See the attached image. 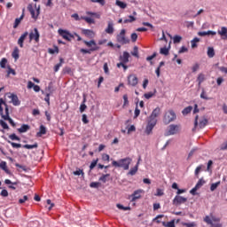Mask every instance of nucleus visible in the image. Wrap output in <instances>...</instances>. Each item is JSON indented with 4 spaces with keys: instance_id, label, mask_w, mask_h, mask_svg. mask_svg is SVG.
<instances>
[{
    "instance_id": "1",
    "label": "nucleus",
    "mask_w": 227,
    "mask_h": 227,
    "mask_svg": "<svg viewBox=\"0 0 227 227\" xmlns=\"http://www.w3.org/2000/svg\"><path fill=\"white\" fill-rule=\"evenodd\" d=\"M160 115V107H156L154 110H153L151 115L148 118L147 125L145 128V134L147 136H150L152 133V130L155 128V125H157V117Z\"/></svg>"
},
{
    "instance_id": "2",
    "label": "nucleus",
    "mask_w": 227,
    "mask_h": 227,
    "mask_svg": "<svg viewBox=\"0 0 227 227\" xmlns=\"http://www.w3.org/2000/svg\"><path fill=\"white\" fill-rule=\"evenodd\" d=\"M131 162H132V159L127 157L124 159H121L118 161L114 160L112 162V166H114V168H122L125 171H127V169L130 168Z\"/></svg>"
},
{
    "instance_id": "3",
    "label": "nucleus",
    "mask_w": 227,
    "mask_h": 227,
    "mask_svg": "<svg viewBox=\"0 0 227 227\" xmlns=\"http://www.w3.org/2000/svg\"><path fill=\"white\" fill-rule=\"evenodd\" d=\"M175 120H176V114H175V111L168 110L165 113L163 117V123H165V125H169V123L175 121Z\"/></svg>"
},
{
    "instance_id": "4",
    "label": "nucleus",
    "mask_w": 227,
    "mask_h": 227,
    "mask_svg": "<svg viewBox=\"0 0 227 227\" xmlns=\"http://www.w3.org/2000/svg\"><path fill=\"white\" fill-rule=\"evenodd\" d=\"M204 221L207 223V224H210L211 227H221V223H219V222L221 221L220 218H217L215 216H208L207 215L204 218Z\"/></svg>"
},
{
    "instance_id": "5",
    "label": "nucleus",
    "mask_w": 227,
    "mask_h": 227,
    "mask_svg": "<svg viewBox=\"0 0 227 227\" xmlns=\"http://www.w3.org/2000/svg\"><path fill=\"white\" fill-rule=\"evenodd\" d=\"M127 31L125 29H121L119 35L116 36V40L118 43H121V45H126V43H130V40L125 36Z\"/></svg>"
},
{
    "instance_id": "6",
    "label": "nucleus",
    "mask_w": 227,
    "mask_h": 227,
    "mask_svg": "<svg viewBox=\"0 0 227 227\" xmlns=\"http://www.w3.org/2000/svg\"><path fill=\"white\" fill-rule=\"evenodd\" d=\"M58 33L64 40H67V42H72V38H74V34L70 33L68 30L59 28Z\"/></svg>"
},
{
    "instance_id": "7",
    "label": "nucleus",
    "mask_w": 227,
    "mask_h": 227,
    "mask_svg": "<svg viewBox=\"0 0 227 227\" xmlns=\"http://www.w3.org/2000/svg\"><path fill=\"white\" fill-rule=\"evenodd\" d=\"M35 8H33V4H29L27 5V10L30 12V15L32 17V19H38V15H40V6L36 7V4H35Z\"/></svg>"
},
{
    "instance_id": "8",
    "label": "nucleus",
    "mask_w": 227,
    "mask_h": 227,
    "mask_svg": "<svg viewBox=\"0 0 227 227\" xmlns=\"http://www.w3.org/2000/svg\"><path fill=\"white\" fill-rule=\"evenodd\" d=\"M32 40H35L36 43L40 42V32H38V28H34L33 32H30L29 34V41L32 42Z\"/></svg>"
},
{
    "instance_id": "9",
    "label": "nucleus",
    "mask_w": 227,
    "mask_h": 227,
    "mask_svg": "<svg viewBox=\"0 0 227 227\" xmlns=\"http://www.w3.org/2000/svg\"><path fill=\"white\" fill-rule=\"evenodd\" d=\"M138 82H139V80L137 79V76L136 74H129L128 76V84L129 86L136 87V86H137Z\"/></svg>"
},
{
    "instance_id": "10",
    "label": "nucleus",
    "mask_w": 227,
    "mask_h": 227,
    "mask_svg": "<svg viewBox=\"0 0 227 227\" xmlns=\"http://www.w3.org/2000/svg\"><path fill=\"white\" fill-rule=\"evenodd\" d=\"M187 198L176 195L173 200V205L178 207V205H182L183 203H186Z\"/></svg>"
},
{
    "instance_id": "11",
    "label": "nucleus",
    "mask_w": 227,
    "mask_h": 227,
    "mask_svg": "<svg viewBox=\"0 0 227 227\" xmlns=\"http://www.w3.org/2000/svg\"><path fill=\"white\" fill-rule=\"evenodd\" d=\"M178 125L172 124L168 126V130L166 132L165 136H175L178 132Z\"/></svg>"
},
{
    "instance_id": "12",
    "label": "nucleus",
    "mask_w": 227,
    "mask_h": 227,
    "mask_svg": "<svg viewBox=\"0 0 227 227\" xmlns=\"http://www.w3.org/2000/svg\"><path fill=\"white\" fill-rule=\"evenodd\" d=\"M107 35H113L114 33V23L113 21H108L107 27L105 29Z\"/></svg>"
},
{
    "instance_id": "13",
    "label": "nucleus",
    "mask_w": 227,
    "mask_h": 227,
    "mask_svg": "<svg viewBox=\"0 0 227 227\" xmlns=\"http://www.w3.org/2000/svg\"><path fill=\"white\" fill-rule=\"evenodd\" d=\"M217 34L221 35L222 40H227V27H222L218 29Z\"/></svg>"
},
{
    "instance_id": "14",
    "label": "nucleus",
    "mask_w": 227,
    "mask_h": 227,
    "mask_svg": "<svg viewBox=\"0 0 227 227\" xmlns=\"http://www.w3.org/2000/svg\"><path fill=\"white\" fill-rule=\"evenodd\" d=\"M142 192H143V190L135 191L130 196L131 201H136L137 200H140Z\"/></svg>"
},
{
    "instance_id": "15",
    "label": "nucleus",
    "mask_w": 227,
    "mask_h": 227,
    "mask_svg": "<svg viewBox=\"0 0 227 227\" xmlns=\"http://www.w3.org/2000/svg\"><path fill=\"white\" fill-rule=\"evenodd\" d=\"M9 98H11L13 106H19L20 104V100H19V97L16 94H10Z\"/></svg>"
},
{
    "instance_id": "16",
    "label": "nucleus",
    "mask_w": 227,
    "mask_h": 227,
    "mask_svg": "<svg viewBox=\"0 0 227 227\" xmlns=\"http://www.w3.org/2000/svg\"><path fill=\"white\" fill-rule=\"evenodd\" d=\"M27 32H25L24 34H22L20 35V37L18 40V45H20V47L22 49L24 47V40H26V38H27Z\"/></svg>"
},
{
    "instance_id": "17",
    "label": "nucleus",
    "mask_w": 227,
    "mask_h": 227,
    "mask_svg": "<svg viewBox=\"0 0 227 227\" xmlns=\"http://www.w3.org/2000/svg\"><path fill=\"white\" fill-rule=\"evenodd\" d=\"M5 114L4 112V108H2V114H0V116L3 118V120H8L10 118V109L8 108V105L5 106Z\"/></svg>"
},
{
    "instance_id": "18",
    "label": "nucleus",
    "mask_w": 227,
    "mask_h": 227,
    "mask_svg": "<svg viewBox=\"0 0 227 227\" xmlns=\"http://www.w3.org/2000/svg\"><path fill=\"white\" fill-rule=\"evenodd\" d=\"M27 90H31L33 88L34 91H35V93H38V91H40V87L38 85H35L33 83V82L28 81L27 82Z\"/></svg>"
},
{
    "instance_id": "19",
    "label": "nucleus",
    "mask_w": 227,
    "mask_h": 227,
    "mask_svg": "<svg viewBox=\"0 0 227 227\" xmlns=\"http://www.w3.org/2000/svg\"><path fill=\"white\" fill-rule=\"evenodd\" d=\"M0 169H3L6 175H12V171L8 168V165H6V161H2L0 163Z\"/></svg>"
},
{
    "instance_id": "20",
    "label": "nucleus",
    "mask_w": 227,
    "mask_h": 227,
    "mask_svg": "<svg viewBox=\"0 0 227 227\" xmlns=\"http://www.w3.org/2000/svg\"><path fill=\"white\" fill-rule=\"evenodd\" d=\"M30 129L31 126H29L28 124H22L21 127L18 129V132L20 134H24L25 132H27V130H29Z\"/></svg>"
},
{
    "instance_id": "21",
    "label": "nucleus",
    "mask_w": 227,
    "mask_h": 227,
    "mask_svg": "<svg viewBox=\"0 0 227 227\" xmlns=\"http://www.w3.org/2000/svg\"><path fill=\"white\" fill-rule=\"evenodd\" d=\"M82 35H84L85 36H88V38H93V36H95V33L93 32V30H90V29H82Z\"/></svg>"
},
{
    "instance_id": "22",
    "label": "nucleus",
    "mask_w": 227,
    "mask_h": 227,
    "mask_svg": "<svg viewBox=\"0 0 227 227\" xmlns=\"http://www.w3.org/2000/svg\"><path fill=\"white\" fill-rule=\"evenodd\" d=\"M95 51H98V47H92L90 50H86L84 48H82L80 50V52H82V54H91V52H93Z\"/></svg>"
},
{
    "instance_id": "23",
    "label": "nucleus",
    "mask_w": 227,
    "mask_h": 227,
    "mask_svg": "<svg viewBox=\"0 0 227 227\" xmlns=\"http://www.w3.org/2000/svg\"><path fill=\"white\" fill-rule=\"evenodd\" d=\"M45 134H47V129L45 128V126L41 125L39 132L36 133V137H42V136H43Z\"/></svg>"
},
{
    "instance_id": "24",
    "label": "nucleus",
    "mask_w": 227,
    "mask_h": 227,
    "mask_svg": "<svg viewBox=\"0 0 227 227\" xmlns=\"http://www.w3.org/2000/svg\"><path fill=\"white\" fill-rule=\"evenodd\" d=\"M139 160H141V158L138 159L137 165L134 168H130L129 175H131V176H134V175L137 173V169L139 168Z\"/></svg>"
},
{
    "instance_id": "25",
    "label": "nucleus",
    "mask_w": 227,
    "mask_h": 227,
    "mask_svg": "<svg viewBox=\"0 0 227 227\" xmlns=\"http://www.w3.org/2000/svg\"><path fill=\"white\" fill-rule=\"evenodd\" d=\"M129 58H130V54L127 51H124L122 56L120 57V59L123 63H129Z\"/></svg>"
},
{
    "instance_id": "26",
    "label": "nucleus",
    "mask_w": 227,
    "mask_h": 227,
    "mask_svg": "<svg viewBox=\"0 0 227 227\" xmlns=\"http://www.w3.org/2000/svg\"><path fill=\"white\" fill-rule=\"evenodd\" d=\"M25 11H26V9H23V13L21 14V16L15 20L14 25H13L14 29L19 27V24H20V21L22 20V19H24V12Z\"/></svg>"
},
{
    "instance_id": "27",
    "label": "nucleus",
    "mask_w": 227,
    "mask_h": 227,
    "mask_svg": "<svg viewBox=\"0 0 227 227\" xmlns=\"http://www.w3.org/2000/svg\"><path fill=\"white\" fill-rule=\"evenodd\" d=\"M64 63H65V59H63V58H60L59 63L55 65V67H54V72H59V68H61V67H63Z\"/></svg>"
},
{
    "instance_id": "28",
    "label": "nucleus",
    "mask_w": 227,
    "mask_h": 227,
    "mask_svg": "<svg viewBox=\"0 0 227 227\" xmlns=\"http://www.w3.org/2000/svg\"><path fill=\"white\" fill-rule=\"evenodd\" d=\"M198 35L199 36H207V35H212L215 36V35H217V33L212 30H208L207 32H199Z\"/></svg>"
},
{
    "instance_id": "29",
    "label": "nucleus",
    "mask_w": 227,
    "mask_h": 227,
    "mask_svg": "<svg viewBox=\"0 0 227 227\" xmlns=\"http://www.w3.org/2000/svg\"><path fill=\"white\" fill-rule=\"evenodd\" d=\"M10 75H17V72H15V69L12 68V67L7 66L6 77H10Z\"/></svg>"
},
{
    "instance_id": "30",
    "label": "nucleus",
    "mask_w": 227,
    "mask_h": 227,
    "mask_svg": "<svg viewBox=\"0 0 227 227\" xmlns=\"http://www.w3.org/2000/svg\"><path fill=\"white\" fill-rule=\"evenodd\" d=\"M83 43L87 46V47H98L97 46V43L95 42V40H90V41H83Z\"/></svg>"
},
{
    "instance_id": "31",
    "label": "nucleus",
    "mask_w": 227,
    "mask_h": 227,
    "mask_svg": "<svg viewBox=\"0 0 227 227\" xmlns=\"http://www.w3.org/2000/svg\"><path fill=\"white\" fill-rule=\"evenodd\" d=\"M207 123H208V120L207 119H202L201 121H200L199 122V127L200 129H205V127H207Z\"/></svg>"
},
{
    "instance_id": "32",
    "label": "nucleus",
    "mask_w": 227,
    "mask_h": 227,
    "mask_svg": "<svg viewBox=\"0 0 227 227\" xmlns=\"http://www.w3.org/2000/svg\"><path fill=\"white\" fill-rule=\"evenodd\" d=\"M162 226L164 227H176L175 226V219H173L172 221L170 222H162Z\"/></svg>"
},
{
    "instance_id": "33",
    "label": "nucleus",
    "mask_w": 227,
    "mask_h": 227,
    "mask_svg": "<svg viewBox=\"0 0 227 227\" xmlns=\"http://www.w3.org/2000/svg\"><path fill=\"white\" fill-rule=\"evenodd\" d=\"M48 52L49 54H58L59 52V48H58V46H54V49L49 48Z\"/></svg>"
},
{
    "instance_id": "34",
    "label": "nucleus",
    "mask_w": 227,
    "mask_h": 227,
    "mask_svg": "<svg viewBox=\"0 0 227 227\" xmlns=\"http://www.w3.org/2000/svg\"><path fill=\"white\" fill-rule=\"evenodd\" d=\"M207 56H208V58H214L215 56V51H214V48L208 47Z\"/></svg>"
},
{
    "instance_id": "35",
    "label": "nucleus",
    "mask_w": 227,
    "mask_h": 227,
    "mask_svg": "<svg viewBox=\"0 0 227 227\" xmlns=\"http://www.w3.org/2000/svg\"><path fill=\"white\" fill-rule=\"evenodd\" d=\"M115 4L117 6H119V8H122V10H125V8H127V4H125L120 0H116Z\"/></svg>"
},
{
    "instance_id": "36",
    "label": "nucleus",
    "mask_w": 227,
    "mask_h": 227,
    "mask_svg": "<svg viewBox=\"0 0 227 227\" xmlns=\"http://www.w3.org/2000/svg\"><path fill=\"white\" fill-rule=\"evenodd\" d=\"M23 148H26L27 150H33V148H38V144L35 143L34 145H24Z\"/></svg>"
},
{
    "instance_id": "37",
    "label": "nucleus",
    "mask_w": 227,
    "mask_h": 227,
    "mask_svg": "<svg viewBox=\"0 0 227 227\" xmlns=\"http://www.w3.org/2000/svg\"><path fill=\"white\" fill-rule=\"evenodd\" d=\"M82 20H85V22H87V24H95V20L90 18V17H84L82 16L81 18Z\"/></svg>"
},
{
    "instance_id": "38",
    "label": "nucleus",
    "mask_w": 227,
    "mask_h": 227,
    "mask_svg": "<svg viewBox=\"0 0 227 227\" xmlns=\"http://www.w3.org/2000/svg\"><path fill=\"white\" fill-rule=\"evenodd\" d=\"M19 48L18 47H15L12 53V58H14V59H19Z\"/></svg>"
},
{
    "instance_id": "39",
    "label": "nucleus",
    "mask_w": 227,
    "mask_h": 227,
    "mask_svg": "<svg viewBox=\"0 0 227 227\" xmlns=\"http://www.w3.org/2000/svg\"><path fill=\"white\" fill-rule=\"evenodd\" d=\"M192 111V106H187L182 111V114H184V116H187V114H189Z\"/></svg>"
},
{
    "instance_id": "40",
    "label": "nucleus",
    "mask_w": 227,
    "mask_h": 227,
    "mask_svg": "<svg viewBox=\"0 0 227 227\" xmlns=\"http://www.w3.org/2000/svg\"><path fill=\"white\" fill-rule=\"evenodd\" d=\"M122 98H123L122 107H128V106H129V96L127 94H124Z\"/></svg>"
},
{
    "instance_id": "41",
    "label": "nucleus",
    "mask_w": 227,
    "mask_h": 227,
    "mask_svg": "<svg viewBox=\"0 0 227 227\" xmlns=\"http://www.w3.org/2000/svg\"><path fill=\"white\" fill-rule=\"evenodd\" d=\"M197 81H198V82H199V86H201V82H203L205 81V74H203L200 73V74L198 75Z\"/></svg>"
},
{
    "instance_id": "42",
    "label": "nucleus",
    "mask_w": 227,
    "mask_h": 227,
    "mask_svg": "<svg viewBox=\"0 0 227 227\" xmlns=\"http://www.w3.org/2000/svg\"><path fill=\"white\" fill-rule=\"evenodd\" d=\"M131 54H132L135 58H139V49L137 48V46H134L133 51H131Z\"/></svg>"
},
{
    "instance_id": "43",
    "label": "nucleus",
    "mask_w": 227,
    "mask_h": 227,
    "mask_svg": "<svg viewBox=\"0 0 227 227\" xmlns=\"http://www.w3.org/2000/svg\"><path fill=\"white\" fill-rule=\"evenodd\" d=\"M73 175H74V176H79L82 175V176H84V170L78 168L76 171L73 172Z\"/></svg>"
},
{
    "instance_id": "44",
    "label": "nucleus",
    "mask_w": 227,
    "mask_h": 227,
    "mask_svg": "<svg viewBox=\"0 0 227 227\" xmlns=\"http://www.w3.org/2000/svg\"><path fill=\"white\" fill-rule=\"evenodd\" d=\"M124 24H129L130 22H136V17L132 16V15H129V19L127 20H124Z\"/></svg>"
},
{
    "instance_id": "45",
    "label": "nucleus",
    "mask_w": 227,
    "mask_h": 227,
    "mask_svg": "<svg viewBox=\"0 0 227 227\" xmlns=\"http://www.w3.org/2000/svg\"><path fill=\"white\" fill-rule=\"evenodd\" d=\"M200 98H203V100H212V98H208V96H207V92L205 91V90H202Z\"/></svg>"
},
{
    "instance_id": "46",
    "label": "nucleus",
    "mask_w": 227,
    "mask_h": 227,
    "mask_svg": "<svg viewBox=\"0 0 227 227\" xmlns=\"http://www.w3.org/2000/svg\"><path fill=\"white\" fill-rule=\"evenodd\" d=\"M160 53L163 54V56H168L169 54V49L166 47L160 48Z\"/></svg>"
},
{
    "instance_id": "47",
    "label": "nucleus",
    "mask_w": 227,
    "mask_h": 227,
    "mask_svg": "<svg viewBox=\"0 0 227 227\" xmlns=\"http://www.w3.org/2000/svg\"><path fill=\"white\" fill-rule=\"evenodd\" d=\"M16 168H18V171H27V168L24 165H20L19 163H15Z\"/></svg>"
},
{
    "instance_id": "48",
    "label": "nucleus",
    "mask_w": 227,
    "mask_h": 227,
    "mask_svg": "<svg viewBox=\"0 0 227 227\" xmlns=\"http://www.w3.org/2000/svg\"><path fill=\"white\" fill-rule=\"evenodd\" d=\"M9 139L12 141H20V137H19L15 133H12L9 136Z\"/></svg>"
},
{
    "instance_id": "49",
    "label": "nucleus",
    "mask_w": 227,
    "mask_h": 227,
    "mask_svg": "<svg viewBox=\"0 0 227 227\" xmlns=\"http://www.w3.org/2000/svg\"><path fill=\"white\" fill-rule=\"evenodd\" d=\"M219 185H221V181L212 184L210 186V191H212V192L215 191V189H217V187H219Z\"/></svg>"
},
{
    "instance_id": "50",
    "label": "nucleus",
    "mask_w": 227,
    "mask_h": 227,
    "mask_svg": "<svg viewBox=\"0 0 227 227\" xmlns=\"http://www.w3.org/2000/svg\"><path fill=\"white\" fill-rule=\"evenodd\" d=\"M198 42H200V38L195 37L193 40H192V49H196L198 47Z\"/></svg>"
},
{
    "instance_id": "51",
    "label": "nucleus",
    "mask_w": 227,
    "mask_h": 227,
    "mask_svg": "<svg viewBox=\"0 0 227 227\" xmlns=\"http://www.w3.org/2000/svg\"><path fill=\"white\" fill-rule=\"evenodd\" d=\"M8 63V59L6 58H3L0 61L1 68H6V64Z\"/></svg>"
},
{
    "instance_id": "52",
    "label": "nucleus",
    "mask_w": 227,
    "mask_h": 227,
    "mask_svg": "<svg viewBox=\"0 0 227 227\" xmlns=\"http://www.w3.org/2000/svg\"><path fill=\"white\" fill-rule=\"evenodd\" d=\"M9 145H11L12 146V148H22V145L21 144H17L15 142H12L10 140H8Z\"/></svg>"
},
{
    "instance_id": "53",
    "label": "nucleus",
    "mask_w": 227,
    "mask_h": 227,
    "mask_svg": "<svg viewBox=\"0 0 227 227\" xmlns=\"http://www.w3.org/2000/svg\"><path fill=\"white\" fill-rule=\"evenodd\" d=\"M0 126L4 128L5 130L10 129V127L8 126V123L6 121L0 120Z\"/></svg>"
},
{
    "instance_id": "54",
    "label": "nucleus",
    "mask_w": 227,
    "mask_h": 227,
    "mask_svg": "<svg viewBox=\"0 0 227 227\" xmlns=\"http://www.w3.org/2000/svg\"><path fill=\"white\" fill-rule=\"evenodd\" d=\"M203 185H205V180H203V178H201L198 181V183L196 184L195 186H197V188L200 189V188L203 187Z\"/></svg>"
},
{
    "instance_id": "55",
    "label": "nucleus",
    "mask_w": 227,
    "mask_h": 227,
    "mask_svg": "<svg viewBox=\"0 0 227 227\" xmlns=\"http://www.w3.org/2000/svg\"><path fill=\"white\" fill-rule=\"evenodd\" d=\"M97 164H98V159L93 160L90 165V169H94Z\"/></svg>"
},
{
    "instance_id": "56",
    "label": "nucleus",
    "mask_w": 227,
    "mask_h": 227,
    "mask_svg": "<svg viewBox=\"0 0 227 227\" xmlns=\"http://www.w3.org/2000/svg\"><path fill=\"white\" fill-rule=\"evenodd\" d=\"M173 42H174V43H180V42H182V36L175 35L173 37Z\"/></svg>"
},
{
    "instance_id": "57",
    "label": "nucleus",
    "mask_w": 227,
    "mask_h": 227,
    "mask_svg": "<svg viewBox=\"0 0 227 227\" xmlns=\"http://www.w3.org/2000/svg\"><path fill=\"white\" fill-rule=\"evenodd\" d=\"M109 176H110L109 174L103 175L101 177H99V181L106 184V182H107V177H109Z\"/></svg>"
},
{
    "instance_id": "58",
    "label": "nucleus",
    "mask_w": 227,
    "mask_h": 227,
    "mask_svg": "<svg viewBox=\"0 0 227 227\" xmlns=\"http://www.w3.org/2000/svg\"><path fill=\"white\" fill-rule=\"evenodd\" d=\"M111 160V157L109 156V154H103L102 155V160H104L105 162H109V160Z\"/></svg>"
},
{
    "instance_id": "59",
    "label": "nucleus",
    "mask_w": 227,
    "mask_h": 227,
    "mask_svg": "<svg viewBox=\"0 0 227 227\" xmlns=\"http://www.w3.org/2000/svg\"><path fill=\"white\" fill-rule=\"evenodd\" d=\"M153 95H155V93L153 92H147L144 95L145 98H146L147 100H150V98H152V97H153Z\"/></svg>"
},
{
    "instance_id": "60",
    "label": "nucleus",
    "mask_w": 227,
    "mask_h": 227,
    "mask_svg": "<svg viewBox=\"0 0 227 227\" xmlns=\"http://www.w3.org/2000/svg\"><path fill=\"white\" fill-rule=\"evenodd\" d=\"M27 200H29V198H28L27 195H25V196H23L22 199H20V200H19V203H20V205H22V204L26 203V201H27Z\"/></svg>"
},
{
    "instance_id": "61",
    "label": "nucleus",
    "mask_w": 227,
    "mask_h": 227,
    "mask_svg": "<svg viewBox=\"0 0 227 227\" xmlns=\"http://www.w3.org/2000/svg\"><path fill=\"white\" fill-rule=\"evenodd\" d=\"M117 208H119L120 210H130V207H124L121 204H117Z\"/></svg>"
},
{
    "instance_id": "62",
    "label": "nucleus",
    "mask_w": 227,
    "mask_h": 227,
    "mask_svg": "<svg viewBox=\"0 0 227 227\" xmlns=\"http://www.w3.org/2000/svg\"><path fill=\"white\" fill-rule=\"evenodd\" d=\"M198 70H200V64L195 63L192 67V72H198Z\"/></svg>"
},
{
    "instance_id": "63",
    "label": "nucleus",
    "mask_w": 227,
    "mask_h": 227,
    "mask_svg": "<svg viewBox=\"0 0 227 227\" xmlns=\"http://www.w3.org/2000/svg\"><path fill=\"white\" fill-rule=\"evenodd\" d=\"M99 185H100V183L92 182V183H90V187H92L93 189H98V187H99Z\"/></svg>"
},
{
    "instance_id": "64",
    "label": "nucleus",
    "mask_w": 227,
    "mask_h": 227,
    "mask_svg": "<svg viewBox=\"0 0 227 227\" xmlns=\"http://www.w3.org/2000/svg\"><path fill=\"white\" fill-rule=\"evenodd\" d=\"M183 226H186V227H196V223L194 222L192 223H184Z\"/></svg>"
}]
</instances>
